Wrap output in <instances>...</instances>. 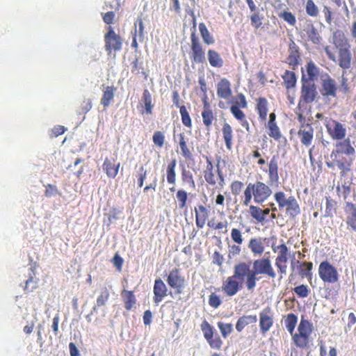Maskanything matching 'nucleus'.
<instances>
[{"label": "nucleus", "instance_id": "bf43d9fd", "mask_svg": "<svg viewBox=\"0 0 356 356\" xmlns=\"http://www.w3.org/2000/svg\"><path fill=\"white\" fill-rule=\"evenodd\" d=\"M217 325L224 339H226L233 331V327L231 323H225L222 321H219L218 322Z\"/></svg>", "mask_w": 356, "mask_h": 356}, {"label": "nucleus", "instance_id": "3c124183", "mask_svg": "<svg viewBox=\"0 0 356 356\" xmlns=\"http://www.w3.org/2000/svg\"><path fill=\"white\" fill-rule=\"evenodd\" d=\"M142 100L145 104V112L148 115L152 113L154 105L152 104V95L147 89H145L142 96Z\"/></svg>", "mask_w": 356, "mask_h": 356}, {"label": "nucleus", "instance_id": "774afa93", "mask_svg": "<svg viewBox=\"0 0 356 356\" xmlns=\"http://www.w3.org/2000/svg\"><path fill=\"white\" fill-rule=\"evenodd\" d=\"M137 183L138 187L141 188L144 184V181L147 177V170L144 166H141L139 171L137 173Z\"/></svg>", "mask_w": 356, "mask_h": 356}, {"label": "nucleus", "instance_id": "f8f14e48", "mask_svg": "<svg viewBox=\"0 0 356 356\" xmlns=\"http://www.w3.org/2000/svg\"><path fill=\"white\" fill-rule=\"evenodd\" d=\"M324 124L330 137L334 140L343 141L346 136L345 126L332 118H325Z\"/></svg>", "mask_w": 356, "mask_h": 356}, {"label": "nucleus", "instance_id": "09e8293b", "mask_svg": "<svg viewBox=\"0 0 356 356\" xmlns=\"http://www.w3.org/2000/svg\"><path fill=\"white\" fill-rule=\"evenodd\" d=\"M110 297V293L106 287L102 289L99 295L98 296L96 304L92 307V310L95 311L97 308L104 306Z\"/></svg>", "mask_w": 356, "mask_h": 356}, {"label": "nucleus", "instance_id": "6e6552de", "mask_svg": "<svg viewBox=\"0 0 356 356\" xmlns=\"http://www.w3.org/2000/svg\"><path fill=\"white\" fill-rule=\"evenodd\" d=\"M247 107L248 102L246 97L244 94L240 92L234 97L233 104L230 106V112L235 119L241 123V126L247 131H250V124L246 119L245 113L241 110Z\"/></svg>", "mask_w": 356, "mask_h": 356}, {"label": "nucleus", "instance_id": "49530a36", "mask_svg": "<svg viewBox=\"0 0 356 356\" xmlns=\"http://www.w3.org/2000/svg\"><path fill=\"white\" fill-rule=\"evenodd\" d=\"M181 177L183 184L188 185L193 189L195 188L196 184L191 171L186 168H183L181 172Z\"/></svg>", "mask_w": 356, "mask_h": 356}, {"label": "nucleus", "instance_id": "393cba45", "mask_svg": "<svg viewBox=\"0 0 356 356\" xmlns=\"http://www.w3.org/2000/svg\"><path fill=\"white\" fill-rule=\"evenodd\" d=\"M203 110L202 111V117L204 125L207 129H209L213 122L216 120L213 111L208 102V97L205 95L202 98Z\"/></svg>", "mask_w": 356, "mask_h": 356}, {"label": "nucleus", "instance_id": "0eeeda50", "mask_svg": "<svg viewBox=\"0 0 356 356\" xmlns=\"http://www.w3.org/2000/svg\"><path fill=\"white\" fill-rule=\"evenodd\" d=\"M206 167L203 170V175L206 182L212 186L218 184L220 188H223L225 185V179L222 169L219 166V161L216 164V173L215 172L214 165L210 156H205Z\"/></svg>", "mask_w": 356, "mask_h": 356}, {"label": "nucleus", "instance_id": "2f4dec72", "mask_svg": "<svg viewBox=\"0 0 356 356\" xmlns=\"http://www.w3.org/2000/svg\"><path fill=\"white\" fill-rule=\"evenodd\" d=\"M177 137L178 143L181 149V154L186 159H191L193 156L192 152L188 146V138L186 137L184 132L179 134Z\"/></svg>", "mask_w": 356, "mask_h": 356}, {"label": "nucleus", "instance_id": "9d476101", "mask_svg": "<svg viewBox=\"0 0 356 356\" xmlns=\"http://www.w3.org/2000/svg\"><path fill=\"white\" fill-rule=\"evenodd\" d=\"M272 250L274 252H277L275 264L280 275V280H281L283 277V275H286L287 270V262L289 255V248L283 242L277 246L272 245Z\"/></svg>", "mask_w": 356, "mask_h": 356}, {"label": "nucleus", "instance_id": "b1692460", "mask_svg": "<svg viewBox=\"0 0 356 356\" xmlns=\"http://www.w3.org/2000/svg\"><path fill=\"white\" fill-rule=\"evenodd\" d=\"M344 212L346 216V223L348 230L356 232V205L352 202H346Z\"/></svg>", "mask_w": 356, "mask_h": 356}, {"label": "nucleus", "instance_id": "cd10ccee", "mask_svg": "<svg viewBox=\"0 0 356 356\" xmlns=\"http://www.w3.org/2000/svg\"><path fill=\"white\" fill-rule=\"evenodd\" d=\"M268 106L269 104L266 98L260 97L255 99V111L261 122H266L267 120Z\"/></svg>", "mask_w": 356, "mask_h": 356}, {"label": "nucleus", "instance_id": "13d9d810", "mask_svg": "<svg viewBox=\"0 0 356 356\" xmlns=\"http://www.w3.org/2000/svg\"><path fill=\"white\" fill-rule=\"evenodd\" d=\"M165 137L161 131H156L152 136L154 144L159 148H162L165 143Z\"/></svg>", "mask_w": 356, "mask_h": 356}, {"label": "nucleus", "instance_id": "ea45409f", "mask_svg": "<svg viewBox=\"0 0 356 356\" xmlns=\"http://www.w3.org/2000/svg\"><path fill=\"white\" fill-rule=\"evenodd\" d=\"M121 296L124 304V308L127 311L132 309L136 303V298L132 291L123 290L121 292Z\"/></svg>", "mask_w": 356, "mask_h": 356}, {"label": "nucleus", "instance_id": "864d4df0", "mask_svg": "<svg viewBox=\"0 0 356 356\" xmlns=\"http://www.w3.org/2000/svg\"><path fill=\"white\" fill-rule=\"evenodd\" d=\"M305 11L312 17H316L319 14L318 8L313 0H307L305 5Z\"/></svg>", "mask_w": 356, "mask_h": 356}, {"label": "nucleus", "instance_id": "79ce46f5", "mask_svg": "<svg viewBox=\"0 0 356 356\" xmlns=\"http://www.w3.org/2000/svg\"><path fill=\"white\" fill-rule=\"evenodd\" d=\"M207 58L211 67H221L223 65V60L218 52L214 49H209L207 51Z\"/></svg>", "mask_w": 356, "mask_h": 356}, {"label": "nucleus", "instance_id": "72a5a7b5", "mask_svg": "<svg viewBox=\"0 0 356 356\" xmlns=\"http://www.w3.org/2000/svg\"><path fill=\"white\" fill-rule=\"evenodd\" d=\"M116 90L117 88L113 86H106L103 90L101 104L105 108L108 107L111 103L113 101Z\"/></svg>", "mask_w": 356, "mask_h": 356}, {"label": "nucleus", "instance_id": "20e7f679", "mask_svg": "<svg viewBox=\"0 0 356 356\" xmlns=\"http://www.w3.org/2000/svg\"><path fill=\"white\" fill-rule=\"evenodd\" d=\"M268 182L264 183L257 180L254 182H250L241 196V202L243 206L248 207L253 201L255 204H262L266 202L273 194V190Z\"/></svg>", "mask_w": 356, "mask_h": 356}, {"label": "nucleus", "instance_id": "c756f323", "mask_svg": "<svg viewBox=\"0 0 356 356\" xmlns=\"http://www.w3.org/2000/svg\"><path fill=\"white\" fill-rule=\"evenodd\" d=\"M351 52L350 48H341L338 50L337 63L340 67L348 70L351 66Z\"/></svg>", "mask_w": 356, "mask_h": 356}, {"label": "nucleus", "instance_id": "a18cd8bd", "mask_svg": "<svg viewBox=\"0 0 356 356\" xmlns=\"http://www.w3.org/2000/svg\"><path fill=\"white\" fill-rule=\"evenodd\" d=\"M268 129V136L276 141H280L282 138L286 140V138L282 136V132L277 123L266 124Z\"/></svg>", "mask_w": 356, "mask_h": 356}, {"label": "nucleus", "instance_id": "f257e3e1", "mask_svg": "<svg viewBox=\"0 0 356 356\" xmlns=\"http://www.w3.org/2000/svg\"><path fill=\"white\" fill-rule=\"evenodd\" d=\"M355 156V149L347 138L335 143L325 165L330 169L339 170L341 177H346L352 171Z\"/></svg>", "mask_w": 356, "mask_h": 356}, {"label": "nucleus", "instance_id": "1a4fd4ad", "mask_svg": "<svg viewBox=\"0 0 356 356\" xmlns=\"http://www.w3.org/2000/svg\"><path fill=\"white\" fill-rule=\"evenodd\" d=\"M257 163L260 170L268 175V183L277 186L280 183L278 157L273 156L267 163V168L263 167L266 163V161L262 157L259 159Z\"/></svg>", "mask_w": 356, "mask_h": 356}, {"label": "nucleus", "instance_id": "0e129e2a", "mask_svg": "<svg viewBox=\"0 0 356 356\" xmlns=\"http://www.w3.org/2000/svg\"><path fill=\"white\" fill-rule=\"evenodd\" d=\"M294 292L299 298H306L309 296V289L307 285L301 284L293 289Z\"/></svg>", "mask_w": 356, "mask_h": 356}, {"label": "nucleus", "instance_id": "423d86ee", "mask_svg": "<svg viewBox=\"0 0 356 356\" xmlns=\"http://www.w3.org/2000/svg\"><path fill=\"white\" fill-rule=\"evenodd\" d=\"M274 200L280 211L285 210L286 214L291 218H295L300 213V208L295 197L287 195L282 191L274 193Z\"/></svg>", "mask_w": 356, "mask_h": 356}, {"label": "nucleus", "instance_id": "ddd939ff", "mask_svg": "<svg viewBox=\"0 0 356 356\" xmlns=\"http://www.w3.org/2000/svg\"><path fill=\"white\" fill-rule=\"evenodd\" d=\"M318 272L319 277L324 283L334 284L339 281L337 269L327 260L319 264Z\"/></svg>", "mask_w": 356, "mask_h": 356}, {"label": "nucleus", "instance_id": "f3484780", "mask_svg": "<svg viewBox=\"0 0 356 356\" xmlns=\"http://www.w3.org/2000/svg\"><path fill=\"white\" fill-rule=\"evenodd\" d=\"M166 282L171 289H175L177 293H181L185 286V277L178 268L170 270Z\"/></svg>", "mask_w": 356, "mask_h": 356}, {"label": "nucleus", "instance_id": "052dcab7", "mask_svg": "<svg viewBox=\"0 0 356 356\" xmlns=\"http://www.w3.org/2000/svg\"><path fill=\"white\" fill-rule=\"evenodd\" d=\"M209 305L213 309L218 308L222 304V300L219 295L215 293H211L209 296Z\"/></svg>", "mask_w": 356, "mask_h": 356}, {"label": "nucleus", "instance_id": "473e14b6", "mask_svg": "<svg viewBox=\"0 0 356 356\" xmlns=\"http://www.w3.org/2000/svg\"><path fill=\"white\" fill-rule=\"evenodd\" d=\"M257 321L256 315H244L238 318L236 323V330L241 332L243 329L250 324H254Z\"/></svg>", "mask_w": 356, "mask_h": 356}, {"label": "nucleus", "instance_id": "680f3d73", "mask_svg": "<svg viewBox=\"0 0 356 356\" xmlns=\"http://www.w3.org/2000/svg\"><path fill=\"white\" fill-rule=\"evenodd\" d=\"M279 16L291 26H295L296 24V17L291 12L284 11Z\"/></svg>", "mask_w": 356, "mask_h": 356}, {"label": "nucleus", "instance_id": "8fccbe9b", "mask_svg": "<svg viewBox=\"0 0 356 356\" xmlns=\"http://www.w3.org/2000/svg\"><path fill=\"white\" fill-rule=\"evenodd\" d=\"M325 211L324 217L332 218L337 212V202L330 197H325Z\"/></svg>", "mask_w": 356, "mask_h": 356}, {"label": "nucleus", "instance_id": "7ed1b4c3", "mask_svg": "<svg viewBox=\"0 0 356 356\" xmlns=\"http://www.w3.org/2000/svg\"><path fill=\"white\" fill-rule=\"evenodd\" d=\"M248 276L243 269L241 264L238 262L233 268V274L226 278L222 284V290L229 297L235 296L245 286L248 291L252 292L254 287L251 283L248 284Z\"/></svg>", "mask_w": 356, "mask_h": 356}, {"label": "nucleus", "instance_id": "603ef678", "mask_svg": "<svg viewBox=\"0 0 356 356\" xmlns=\"http://www.w3.org/2000/svg\"><path fill=\"white\" fill-rule=\"evenodd\" d=\"M230 237L232 241L237 245H242L244 241L242 231L239 228L233 227L230 232Z\"/></svg>", "mask_w": 356, "mask_h": 356}, {"label": "nucleus", "instance_id": "a211bd4d", "mask_svg": "<svg viewBox=\"0 0 356 356\" xmlns=\"http://www.w3.org/2000/svg\"><path fill=\"white\" fill-rule=\"evenodd\" d=\"M321 94L323 97L336 98L338 86L336 81L328 74H325L321 80Z\"/></svg>", "mask_w": 356, "mask_h": 356}, {"label": "nucleus", "instance_id": "f03ea898", "mask_svg": "<svg viewBox=\"0 0 356 356\" xmlns=\"http://www.w3.org/2000/svg\"><path fill=\"white\" fill-rule=\"evenodd\" d=\"M298 322V317L294 314H289L284 320L285 326L292 336V340L296 347L304 349L309 343V337L312 332V325L308 320L301 318L296 333L293 334Z\"/></svg>", "mask_w": 356, "mask_h": 356}, {"label": "nucleus", "instance_id": "7c9ffc66", "mask_svg": "<svg viewBox=\"0 0 356 356\" xmlns=\"http://www.w3.org/2000/svg\"><path fill=\"white\" fill-rule=\"evenodd\" d=\"M221 131L226 148L229 151L232 150L234 141V131L232 126L227 122H224Z\"/></svg>", "mask_w": 356, "mask_h": 356}, {"label": "nucleus", "instance_id": "37998d69", "mask_svg": "<svg viewBox=\"0 0 356 356\" xmlns=\"http://www.w3.org/2000/svg\"><path fill=\"white\" fill-rule=\"evenodd\" d=\"M176 202L179 209H186L188 200V193L183 188L178 189L176 192Z\"/></svg>", "mask_w": 356, "mask_h": 356}, {"label": "nucleus", "instance_id": "aec40b11", "mask_svg": "<svg viewBox=\"0 0 356 356\" xmlns=\"http://www.w3.org/2000/svg\"><path fill=\"white\" fill-rule=\"evenodd\" d=\"M296 265V268L298 271V274L302 278H311L312 277V270L313 268V263L311 261H303L301 262L298 260H291V273L289 275V280H291L294 278L293 271L295 270V266Z\"/></svg>", "mask_w": 356, "mask_h": 356}, {"label": "nucleus", "instance_id": "5fc2aeb1", "mask_svg": "<svg viewBox=\"0 0 356 356\" xmlns=\"http://www.w3.org/2000/svg\"><path fill=\"white\" fill-rule=\"evenodd\" d=\"M179 112L183 124L188 128H191L192 127V121L186 107L181 106L179 107Z\"/></svg>", "mask_w": 356, "mask_h": 356}, {"label": "nucleus", "instance_id": "a19ab883", "mask_svg": "<svg viewBox=\"0 0 356 356\" xmlns=\"http://www.w3.org/2000/svg\"><path fill=\"white\" fill-rule=\"evenodd\" d=\"M305 68L307 74V78H305V81L314 82L318 79L320 70L313 61L308 62L305 65Z\"/></svg>", "mask_w": 356, "mask_h": 356}, {"label": "nucleus", "instance_id": "a878e982", "mask_svg": "<svg viewBox=\"0 0 356 356\" xmlns=\"http://www.w3.org/2000/svg\"><path fill=\"white\" fill-rule=\"evenodd\" d=\"M153 293V301L156 305L168 295V287L161 279L159 278L155 280Z\"/></svg>", "mask_w": 356, "mask_h": 356}, {"label": "nucleus", "instance_id": "c85d7f7f", "mask_svg": "<svg viewBox=\"0 0 356 356\" xmlns=\"http://www.w3.org/2000/svg\"><path fill=\"white\" fill-rule=\"evenodd\" d=\"M176 165L177 161L175 159H172L166 166V181L168 184L172 185L169 188L170 192L176 191L175 184L177 181V173H176Z\"/></svg>", "mask_w": 356, "mask_h": 356}, {"label": "nucleus", "instance_id": "dca6fc26", "mask_svg": "<svg viewBox=\"0 0 356 356\" xmlns=\"http://www.w3.org/2000/svg\"><path fill=\"white\" fill-rule=\"evenodd\" d=\"M105 49L108 54L112 51H119L122 49V40L111 26L108 27V32L104 35Z\"/></svg>", "mask_w": 356, "mask_h": 356}, {"label": "nucleus", "instance_id": "9b49d317", "mask_svg": "<svg viewBox=\"0 0 356 356\" xmlns=\"http://www.w3.org/2000/svg\"><path fill=\"white\" fill-rule=\"evenodd\" d=\"M317 95L316 86L314 82L305 81L303 75L302 77V86L300 97L298 107L300 108L302 104H307L313 102Z\"/></svg>", "mask_w": 356, "mask_h": 356}, {"label": "nucleus", "instance_id": "de8ad7c7", "mask_svg": "<svg viewBox=\"0 0 356 356\" xmlns=\"http://www.w3.org/2000/svg\"><path fill=\"white\" fill-rule=\"evenodd\" d=\"M248 206L249 213L252 219H254L257 223L264 225L265 222L262 213V208L253 204Z\"/></svg>", "mask_w": 356, "mask_h": 356}, {"label": "nucleus", "instance_id": "e2e57ef3", "mask_svg": "<svg viewBox=\"0 0 356 356\" xmlns=\"http://www.w3.org/2000/svg\"><path fill=\"white\" fill-rule=\"evenodd\" d=\"M37 288V281L34 279V277L30 274L29 277L26 280L24 290L26 293L33 291Z\"/></svg>", "mask_w": 356, "mask_h": 356}, {"label": "nucleus", "instance_id": "bb28decb", "mask_svg": "<svg viewBox=\"0 0 356 356\" xmlns=\"http://www.w3.org/2000/svg\"><path fill=\"white\" fill-rule=\"evenodd\" d=\"M194 211L195 214V225L197 228L202 229L204 227L209 217V211L203 204H198L195 207Z\"/></svg>", "mask_w": 356, "mask_h": 356}, {"label": "nucleus", "instance_id": "58836bf2", "mask_svg": "<svg viewBox=\"0 0 356 356\" xmlns=\"http://www.w3.org/2000/svg\"><path fill=\"white\" fill-rule=\"evenodd\" d=\"M120 163H118L117 165L112 162L108 159H106L103 163V170L105 171L106 175L110 178H115L119 170Z\"/></svg>", "mask_w": 356, "mask_h": 356}, {"label": "nucleus", "instance_id": "4c0bfd02", "mask_svg": "<svg viewBox=\"0 0 356 356\" xmlns=\"http://www.w3.org/2000/svg\"><path fill=\"white\" fill-rule=\"evenodd\" d=\"M305 33L308 40L314 44H320L322 42V38L321 37L317 29L313 24H309L305 29Z\"/></svg>", "mask_w": 356, "mask_h": 356}, {"label": "nucleus", "instance_id": "6e6d98bb", "mask_svg": "<svg viewBox=\"0 0 356 356\" xmlns=\"http://www.w3.org/2000/svg\"><path fill=\"white\" fill-rule=\"evenodd\" d=\"M250 19L251 25L255 30H257L263 24L264 16L259 14L258 12H254L252 15H250Z\"/></svg>", "mask_w": 356, "mask_h": 356}, {"label": "nucleus", "instance_id": "6ab92c4d", "mask_svg": "<svg viewBox=\"0 0 356 356\" xmlns=\"http://www.w3.org/2000/svg\"><path fill=\"white\" fill-rule=\"evenodd\" d=\"M289 55L285 62L293 70H296L301 61V52L300 47L293 40H290L288 48Z\"/></svg>", "mask_w": 356, "mask_h": 356}, {"label": "nucleus", "instance_id": "e433bc0d", "mask_svg": "<svg viewBox=\"0 0 356 356\" xmlns=\"http://www.w3.org/2000/svg\"><path fill=\"white\" fill-rule=\"evenodd\" d=\"M333 44L336 47L338 50L341 48H350V44H348V40L346 38L344 33L337 30L333 33Z\"/></svg>", "mask_w": 356, "mask_h": 356}, {"label": "nucleus", "instance_id": "c03bdc74", "mask_svg": "<svg viewBox=\"0 0 356 356\" xmlns=\"http://www.w3.org/2000/svg\"><path fill=\"white\" fill-rule=\"evenodd\" d=\"M199 31L200 33V35L203 40V42L205 44L210 45L214 44L215 39L209 31L204 23L202 22L199 24Z\"/></svg>", "mask_w": 356, "mask_h": 356}, {"label": "nucleus", "instance_id": "f704fd0d", "mask_svg": "<svg viewBox=\"0 0 356 356\" xmlns=\"http://www.w3.org/2000/svg\"><path fill=\"white\" fill-rule=\"evenodd\" d=\"M248 248L254 256H260L264 252V245L261 238H252L249 241Z\"/></svg>", "mask_w": 356, "mask_h": 356}, {"label": "nucleus", "instance_id": "2eb2a0df", "mask_svg": "<svg viewBox=\"0 0 356 356\" xmlns=\"http://www.w3.org/2000/svg\"><path fill=\"white\" fill-rule=\"evenodd\" d=\"M191 58L193 63H203L205 62V51L203 46L196 35L195 31L191 34Z\"/></svg>", "mask_w": 356, "mask_h": 356}, {"label": "nucleus", "instance_id": "5701e85b", "mask_svg": "<svg viewBox=\"0 0 356 356\" xmlns=\"http://www.w3.org/2000/svg\"><path fill=\"white\" fill-rule=\"evenodd\" d=\"M217 97L220 99L229 100L233 96L232 83L227 78H222L216 83Z\"/></svg>", "mask_w": 356, "mask_h": 356}, {"label": "nucleus", "instance_id": "69168bd1", "mask_svg": "<svg viewBox=\"0 0 356 356\" xmlns=\"http://www.w3.org/2000/svg\"><path fill=\"white\" fill-rule=\"evenodd\" d=\"M346 72H343L340 81V90L344 94H348L351 92L348 78L345 76Z\"/></svg>", "mask_w": 356, "mask_h": 356}, {"label": "nucleus", "instance_id": "4d7b16f0", "mask_svg": "<svg viewBox=\"0 0 356 356\" xmlns=\"http://www.w3.org/2000/svg\"><path fill=\"white\" fill-rule=\"evenodd\" d=\"M137 29V36L138 38V40L140 42H143L145 36H144V24L143 21L141 17H138L134 23V29Z\"/></svg>", "mask_w": 356, "mask_h": 356}, {"label": "nucleus", "instance_id": "412c9836", "mask_svg": "<svg viewBox=\"0 0 356 356\" xmlns=\"http://www.w3.org/2000/svg\"><path fill=\"white\" fill-rule=\"evenodd\" d=\"M314 134V129L312 125L306 122L300 124L297 132V135L300 143L307 147H309L312 144Z\"/></svg>", "mask_w": 356, "mask_h": 356}, {"label": "nucleus", "instance_id": "338daca9", "mask_svg": "<svg viewBox=\"0 0 356 356\" xmlns=\"http://www.w3.org/2000/svg\"><path fill=\"white\" fill-rule=\"evenodd\" d=\"M244 184L241 181H234L230 185V190L234 195H238L242 191Z\"/></svg>", "mask_w": 356, "mask_h": 356}, {"label": "nucleus", "instance_id": "4be33fe9", "mask_svg": "<svg viewBox=\"0 0 356 356\" xmlns=\"http://www.w3.org/2000/svg\"><path fill=\"white\" fill-rule=\"evenodd\" d=\"M274 323L273 312L270 307L263 309L259 313V327L262 334H265Z\"/></svg>", "mask_w": 356, "mask_h": 356}, {"label": "nucleus", "instance_id": "4468645a", "mask_svg": "<svg viewBox=\"0 0 356 356\" xmlns=\"http://www.w3.org/2000/svg\"><path fill=\"white\" fill-rule=\"evenodd\" d=\"M200 328L203 332L204 339L207 340L210 347L213 349L220 350L223 342L217 333L214 334L213 327L207 320L202 321L200 325Z\"/></svg>", "mask_w": 356, "mask_h": 356}, {"label": "nucleus", "instance_id": "39448f33", "mask_svg": "<svg viewBox=\"0 0 356 356\" xmlns=\"http://www.w3.org/2000/svg\"><path fill=\"white\" fill-rule=\"evenodd\" d=\"M248 276V284L252 283L255 288L257 282L259 280V275H265L270 278L274 279L276 277L275 271L268 257L258 259L253 262V269H251L250 263L245 261L240 262Z\"/></svg>", "mask_w": 356, "mask_h": 356}, {"label": "nucleus", "instance_id": "c9c22d12", "mask_svg": "<svg viewBox=\"0 0 356 356\" xmlns=\"http://www.w3.org/2000/svg\"><path fill=\"white\" fill-rule=\"evenodd\" d=\"M283 79V83L289 92L291 89H293L296 85V75L294 72L290 70H286L282 75Z\"/></svg>", "mask_w": 356, "mask_h": 356}]
</instances>
